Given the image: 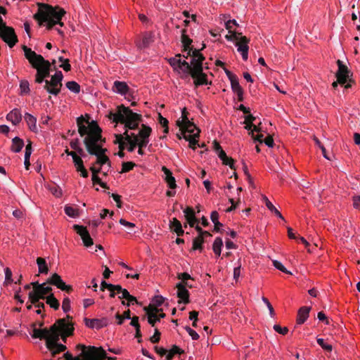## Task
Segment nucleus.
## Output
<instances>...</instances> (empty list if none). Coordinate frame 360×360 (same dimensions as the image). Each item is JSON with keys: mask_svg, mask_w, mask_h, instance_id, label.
Masks as SVG:
<instances>
[{"mask_svg": "<svg viewBox=\"0 0 360 360\" xmlns=\"http://www.w3.org/2000/svg\"><path fill=\"white\" fill-rule=\"evenodd\" d=\"M187 115H188V112H187L186 108H184L183 110H182V113H181V119L182 120H178L176 121V125L178 127H179L181 125H183V124H184L186 123H188V122H190V120L188 118Z\"/></svg>", "mask_w": 360, "mask_h": 360, "instance_id": "50", "label": "nucleus"}, {"mask_svg": "<svg viewBox=\"0 0 360 360\" xmlns=\"http://www.w3.org/2000/svg\"><path fill=\"white\" fill-rule=\"evenodd\" d=\"M310 310V307H302L299 309L297 318V323L298 324H302L305 322L309 317Z\"/></svg>", "mask_w": 360, "mask_h": 360, "instance_id": "22", "label": "nucleus"}, {"mask_svg": "<svg viewBox=\"0 0 360 360\" xmlns=\"http://www.w3.org/2000/svg\"><path fill=\"white\" fill-rule=\"evenodd\" d=\"M66 349L67 347L65 345L61 343H57L53 344L52 345V349L49 350L51 352L52 356H55L56 354L63 352Z\"/></svg>", "mask_w": 360, "mask_h": 360, "instance_id": "41", "label": "nucleus"}, {"mask_svg": "<svg viewBox=\"0 0 360 360\" xmlns=\"http://www.w3.org/2000/svg\"><path fill=\"white\" fill-rule=\"evenodd\" d=\"M317 343L326 351L330 352L333 349L331 345L325 342L323 338H317Z\"/></svg>", "mask_w": 360, "mask_h": 360, "instance_id": "52", "label": "nucleus"}, {"mask_svg": "<svg viewBox=\"0 0 360 360\" xmlns=\"http://www.w3.org/2000/svg\"><path fill=\"white\" fill-rule=\"evenodd\" d=\"M24 146V141L22 139L16 136L12 139L11 150L14 153H19Z\"/></svg>", "mask_w": 360, "mask_h": 360, "instance_id": "30", "label": "nucleus"}, {"mask_svg": "<svg viewBox=\"0 0 360 360\" xmlns=\"http://www.w3.org/2000/svg\"><path fill=\"white\" fill-rule=\"evenodd\" d=\"M134 166H135V163H134L133 162H123L122 171L120 172L121 173L128 172L131 171L134 168Z\"/></svg>", "mask_w": 360, "mask_h": 360, "instance_id": "53", "label": "nucleus"}, {"mask_svg": "<svg viewBox=\"0 0 360 360\" xmlns=\"http://www.w3.org/2000/svg\"><path fill=\"white\" fill-rule=\"evenodd\" d=\"M37 13L34 15V18L38 21L40 25L46 22L48 30H51L55 25L63 26L61 22L62 17L65 14L64 9L51 5L38 3Z\"/></svg>", "mask_w": 360, "mask_h": 360, "instance_id": "3", "label": "nucleus"}, {"mask_svg": "<svg viewBox=\"0 0 360 360\" xmlns=\"http://www.w3.org/2000/svg\"><path fill=\"white\" fill-rule=\"evenodd\" d=\"M22 49L24 51L25 58L31 64L32 67L37 70L35 82L38 84L44 82V79L49 77L50 72L52 70L51 66L55 65L56 63V60L49 62L45 60L41 55L36 53L25 45H23ZM53 69H56V66H54Z\"/></svg>", "mask_w": 360, "mask_h": 360, "instance_id": "2", "label": "nucleus"}, {"mask_svg": "<svg viewBox=\"0 0 360 360\" xmlns=\"http://www.w3.org/2000/svg\"><path fill=\"white\" fill-rule=\"evenodd\" d=\"M62 309L65 313L70 310V300L68 297H65L62 303Z\"/></svg>", "mask_w": 360, "mask_h": 360, "instance_id": "59", "label": "nucleus"}, {"mask_svg": "<svg viewBox=\"0 0 360 360\" xmlns=\"http://www.w3.org/2000/svg\"><path fill=\"white\" fill-rule=\"evenodd\" d=\"M47 283L55 285L60 289L64 283V281L62 280L60 276L56 273H54L50 278H48Z\"/></svg>", "mask_w": 360, "mask_h": 360, "instance_id": "31", "label": "nucleus"}, {"mask_svg": "<svg viewBox=\"0 0 360 360\" xmlns=\"http://www.w3.org/2000/svg\"><path fill=\"white\" fill-rule=\"evenodd\" d=\"M70 155L72 158L76 170L80 169L84 167L82 159L77 154V153H71Z\"/></svg>", "mask_w": 360, "mask_h": 360, "instance_id": "42", "label": "nucleus"}, {"mask_svg": "<svg viewBox=\"0 0 360 360\" xmlns=\"http://www.w3.org/2000/svg\"><path fill=\"white\" fill-rule=\"evenodd\" d=\"M273 264H274V267H276L277 269L280 270L281 271L288 274H291V272L288 271L286 269V268L279 261L274 260Z\"/></svg>", "mask_w": 360, "mask_h": 360, "instance_id": "56", "label": "nucleus"}, {"mask_svg": "<svg viewBox=\"0 0 360 360\" xmlns=\"http://www.w3.org/2000/svg\"><path fill=\"white\" fill-rule=\"evenodd\" d=\"M4 271H5V282H4V283L6 285H7V284L13 282L12 271L8 267L4 269Z\"/></svg>", "mask_w": 360, "mask_h": 360, "instance_id": "58", "label": "nucleus"}, {"mask_svg": "<svg viewBox=\"0 0 360 360\" xmlns=\"http://www.w3.org/2000/svg\"><path fill=\"white\" fill-rule=\"evenodd\" d=\"M198 58H191L189 63V72L186 73V79L191 77L194 81V85L197 87L201 85L208 84L207 75L203 72V61Z\"/></svg>", "mask_w": 360, "mask_h": 360, "instance_id": "5", "label": "nucleus"}, {"mask_svg": "<svg viewBox=\"0 0 360 360\" xmlns=\"http://www.w3.org/2000/svg\"><path fill=\"white\" fill-rule=\"evenodd\" d=\"M112 89L114 92L122 95L126 94L129 91V88L127 83L120 81L114 82Z\"/></svg>", "mask_w": 360, "mask_h": 360, "instance_id": "20", "label": "nucleus"}, {"mask_svg": "<svg viewBox=\"0 0 360 360\" xmlns=\"http://www.w3.org/2000/svg\"><path fill=\"white\" fill-rule=\"evenodd\" d=\"M37 264L39 269V274H46L49 272V267L44 258L37 257Z\"/></svg>", "mask_w": 360, "mask_h": 360, "instance_id": "33", "label": "nucleus"}, {"mask_svg": "<svg viewBox=\"0 0 360 360\" xmlns=\"http://www.w3.org/2000/svg\"><path fill=\"white\" fill-rule=\"evenodd\" d=\"M0 37L12 48L18 42V37L13 27L5 26L0 30Z\"/></svg>", "mask_w": 360, "mask_h": 360, "instance_id": "11", "label": "nucleus"}, {"mask_svg": "<svg viewBox=\"0 0 360 360\" xmlns=\"http://www.w3.org/2000/svg\"><path fill=\"white\" fill-rule=\"evenodd\" d=\"M47 335L59 333L61 331V326L58 323V320L49 328H47Z\"/></svg>", "mask_w": 360, "mask_h": 360, "instance_id": "48", "label": "nucleus"}, {"mask_svg": "<svg viewBox=\"0 0 360 360\" xmlns=\"http://www.w3.org/2000/svg\"><path fill=\"white\" fill-rule=\"evenodd\" d=\"M274 329L281 335H285L288 332V328L287 327L282 328L281 326L277 324L274 326Z\"/></svg>", "mask_w": 360, "mask_h": 360, "instance_id": "64", "label": "nucleus"}, {"mask_svg": "<svg viewBox=\"0 0 360 360\" xmlns=\"http://www.w3.org/2000/svg\"><path fill=\"white\" fill-rule=\"evenodd\" d=\"M45 299L46 304H49L51 308L54 309L55 310L59 309V301L55 297L53 293L49 295Z\"/></svg>", "mask_w": 360, "mask_h": 360, "instance_id": "36", "label": "nucleus"}, {"mask_svg": "<svg viewBox=\"0 0 360 360\" xmlns=\"http://www.w3.org/2000/svg\"><path fill=\"white\" fill-rule=\"evenodd\" d=\"M160 332L157 328H155L154 335L152 337H150V341L152 343H158L160 341Z\"/></svg>", "mask_w": 360, "mask_h": 360, "instance_id": "62", "label": "nucleus"}, {"mask_svg": "<svg viewBox=\"0 0 360 360\" xmlns=\"http://www.w3.org/2000/svg\"><path fill=\"white\" fill-rule=\"evenodd\" d=\"M184 213L185 214V218L187 221V223L191 227H193L195 224L198 222V219L195 217V213L192 207H187L184 210Z\"/></svg>", "mask_w": 360, "mask_h": 360, "instance_id": "18", "label": "nucleus"}, {"mask_svg": "<svg viewBox=\"0 0 360 360\" xmlns=\"http://www.w3.org/2000/svg\"><path fill=\"white\" fill-rule=\"evenodd\" d=\"M176 295L179 298V303L188 304L190 302L189 292L183 286V284H176Z\"/></svg>", "mask_w": 360, "mask_h": 360, "instance_id": "16", "label": "nucleus"}, {"mask_svg": "<svg viewBox=\"0 0 360 360\" xmlns=\"http://www.w3.org/2000/svg\"><path fill=\"white\" fill-rule=\"evenodd\" d=\"M205 48V44H202V47L200 49H197L193 48V46L191 47L188 50L186 51L187 55L183 56L185 58H188V56H191L192 58H198L200 60H205V56L200 53V51Z\"/></svg>", "mask_w": 360, "mask_h": 360, "instance_id": "23", "label": "nucleus"}, {"mask_svg": "<svg viewBox=\"0 0 360 360\" xmlns=\"http://www.w3.org/2000/svg\"><path fill=\"white\" fill-rule=\"evenodd\" d=\"M91 180L94 184H98L102 188L108 189V185L105 183L103 182L98 175H92Z\"/></svg>", "mask_w": 360, "mask_h": 360, "instance_id": "54", "label": "nucleus"}, {"mask_svg": "<svg viewBox=\"0 0 360 360\" xmlns=\"http://www.w3.org/2000/svg\"><path fill=\"white\" fill-rule=\"evenodd\" d=\"M179 130L181 131L182 134L184 136V134H186V133H188L191 135L195 133V131L196 132L198 131V129H199L193 122L191 121L188 122V123H186L183 125H181L179 127Z\"/></svg>", "mask_w": 360, "mask_h": 360, "instance_id": "24", "label": "nucleus"}, {"mask_svg": "<svg viewBox=\"0 0 360 360\" xmlns=\"http://www.w3.org/2000/svg\"><path fill=\"white\" fill-rule=\"evenodd\" d=\"M73 229L80 236L84 246L88 248L93 245V239L85 226L75 224Z\"/></svg>", "mask_w": 360, "mask_h": 360, "instance_id": "14", "label": "nucleus"}, {"mask_svg": "<svg viewBox=\"0 0 360 360\" xmlns=\"http://www.w3.org/2000/svg\"><path fill=\"white\" fill-rule=\"evenodd\" d=\"M109 323L108 319L105 317L102 319H92L91 328L99 330L106 327Z\"/></svg>", "mask_w": 360, "mask_h": 360, "instance_id": "27", "label": "nucleus"}, {"mask_svg": "<svg viewBox=\"0 0 360 360\" xmlns=\"http://www.w3.org/2000/svg\"><path fill=\"white\" fill-rule=\"evenodd\" d=\"M233 33L237 34L235 40L236 41V46L238 47V51L240 53L243 59L247 60L248 58V44L250 39L245 36H242L241 32L233 31Z\"/></svg>", "mask_w": 360, "mask_h": 360, "instance_id": "10", "label": "nucleus"}, {"mask_svg": "<svg viewBox=\"0 0 360 360\" xmlns=\"http://www.w3.org/2000/svg\"><path fill=\"white\" fill-rule=\"evenodd\" d=\"M64 211L67 215L70 217H77L79 216V210L70 205H65Z\"/></svg>", "mask_w": 360, "mask_h": 360, "instance_id": "44", "label": "nucleus"}, {"mask_svg": "<svg viewBox=\"0 0 360 360\" xmlns=\"http://www.w3.org/2000/svg\"><path fill=\"white\" fill-rule=\"evenodd\" d=\"M151 132H152L151 127L143 124L141 125V129L139 130V138H140V139L149 140L148 138H149Z\"/></svg>", "mask_w": 360, "mask_h": 360, "instance_id": "32", "label": "nucleus"}, {"mask_svg": "<svg viewBox=\"0 0 360 360\" xmlns=\"http://www.w3.org/2000/svg\"><path fill=\"white\" fill-rule=\"evenodd\" d=\"M181 54H176L174 58H170L168 61L169 65L174 68V70L176 72H181L182 75L181 78L184 79H186V73L189 72V63L186 61L185 60H182L181 59Z\"/></svg>", "mask_w": 360, "mask_h": 360, "instance_id": "9", "label": "nucleus"}, {"mask_svg": "<svg viewBox=\"0 0 360 360\" xmlns=\"http://www.w3.org/2000/svg\"><path fill=\"white\" fill-rule=\"evenodd\" d=\"M94 129L96 131H94V134H91L85 140H83L86 150L89 155L96 156L95 164L99 165L100 167L108 164V166L110 167L111 163L110 159L105 155V153L108 151L107 148L96 145V142L101 138L102 129L98 125H96Z\"/></svg>", "mask_w": 360, "mask_h": 360, "instance_id": "4", "label": "nucleus"}, {"mask_svg": "<svg viewBox=\"0 0 360 360\" xmlns=\"http://www.w3.org/2000/svg\"><path fill=\"white\" fill-rule=\"evenodd\" d=\"M337 64L338 66V70L335 74V76L337 79H339V83L341 85H343L347 82L349 70L348 68L345 65H344L340 60H337Z\"/></svg>", "mask_w": 360, "mask_h": 360, "instance_id": "15", "label": "nucleus"}, {"mask_svg": "<svg viewBox=\"0 0 360 360\" xmlns=\"http://www.w3.org/2000/svg\"><path fill=\"white\" fill-rule=\"evenodd\" d=\"M210 219L214 224V231L219 232L220 227L223 226L221 223L219 221V214L217 211H212L210 215Z\"/></svg>", "mask_w": 360, "mask_h": 360, "instance_id": "38", "label": "nucleus"}, {"mask_svg": "<svg viewBox=\"0 0 360 360\" xmlns=\"http://www.w3.org/2000/svg\"><path fill=\"white\" fill-rule=\"evenodd\" d=\"M106 352L102 347L89 346L87 352L80 354V360H104Z\"/></svg>", "mask_w": 360, "mask_h": 360, "instance_id": "8", "label": "nucleus"}, {"mask_svg": "<svg viewBox=\"0 0 360 360\" xmlns=\"http://www.w3.org/2000/svg\"><path fill=\"white\" fill-rule=\"evenodd\" d=\"M58 323L61 326L60 337L63 342H66L67 338L71 336L74 333L73 323L70 322L67 323L65 319H58Z\"/></svg>", "mask_w": 360, "mask_h": 360, "instance_id": "13", "label": "nucleus"}, {"mask_svg": "<svg viewBox=\"0 0 360 360\" xmlns=\"http://www.w3.org/2000/svg\"><path fill=\"white\" fill-rule=\"evenodd\" d=\"M20 94H27L30 92V84L27 80H22L20 84Z\"/></svg>", "mask_w": 360, "mask_h": 360, "instance_id": "51", "label": "nucleus"}, {"mask_svg": "<svg viewBox=\"0 0 360 360\" xmlns=\"http://www.w3.org/2000/svg\"><path fill=\"white\" fill-rule=\"evenodd\" d=\"M185 330L188 332V333L191 335V338L194 340H197L199 338V335L189 326H186Z\"/></svg>", "mask_w": 360, "mask_h": 360, "instance_id": "63", "label": "nucleus"}, {"mask_svg": "<svg viewBox=\"0 0 360 360\" xmlns=\"http://www.w3.org/2000/svg\"><path fill=\"white\" fill-rule=\"evenodd\" d=\"M47 281L46 283H41V286L40 290H37L39 293L37 294L38 298H41L44 300L46 297V295H50L52 291V288L50 286H46Z\"/></svg>", "mask_w": 360, "mask_h": 360, "instance_id": "34", "label": "nucleus"}, {"mask_svg": "<svg viewBox=\"0 0 360 360\" xmlns=\"http://www.w3.org/2000/svg\"><path fill=\"white\" fill-rule=\"evenodd\" d=\"M164 301H165V298L162 296H161V295L155 296L153 298L154 305L155 306V307L158 308V307L161 306L163 304ZM149 307H150V310H151L153 307L150 305Z\"/></svg>", "mask_w": 360, "mask_h": 360, "instance_id": "57", "label": "nucleus"}, {"mask_svg": "<svg viewBox=\"0 0 360 360\" xmlns=\"http://www.w3.org/2000/svg\"><path fill=\"white\" fill-rule=\"evenodd\" d=\"M165 181L169 188L174 189L176 188V180L173 176L165 179Z\"/></svg>", "mask_w": 360, "mask_h": 360, "instance_id": "60", "label": "nucleus"}, {"mask_svg": "<svg viewBox=\"0 0 360 360\" xmlns=\"http://www.w3.org/2000/svg\"><path fill=\"white\" fill-rule=\"evenodd\" d=\"M63 75L61 71H57L55 75L51 76V80L44 79L45 84L44 89L51 94L57 96L62 86V80Z\"/></svg>", "mask_w": 360, "mask_h": 360, "instance_id": "6", "label": "nucleus"}, {"mask_svg": "<svg viewBox=\"0 0 360 360\" xmlns=\"http://www.w3.org/2000/svg\"><path fill=\"white\" fill-rule=\"evenodd\" d=\"M169 226L170 231L176 233L178 236H182L184 234L182 224L176 218L169 221Z\"/></svg>", "mask_w": 360, "mask_h": 360, "instance_id": "17", "label": "nucleus"}, {"mask_svg": "<svg viewBox=\"0 0 360 360\" xmlns=\"http://www.w3.org/2000/svg\"><path fill=\"white\" fill-rule=\"evenodd\" d=\"M151 34H146L143 37L141 44L139 45L140 48L147 47L152 41Z\"/></svg>", "mask_w": 360, "mask_h": 360, "instance_id": "55", "label": "nucleus"}, {"mask_svg": "<svg viewBox=\"0 0 360 360\" xmlns=\"http://www.w3.org/2000/svg\"><path fill=\"white\" fill-rule=\"evenodd\" d=\"M181 41L183 46V51H186L193 46H191L193 40L186 34V29L181 30Z\"/></svg>", "mask_w": 360, "mask_h": 360, "instance_id": "26", "label": "nucleus"}, {"mask_svg": "<svg viewBox=\"0 0 360 360\" xmlns=\"http://www.w3.org/2000/svg\"><path fill=\"white\" fill-rule=\"evenodd\" d=\"M230 82H231V89L234 93H237L240 91L243 90L239 84L238 79L237 77H233V79L230 80Z\"/></svg>", "mask_w": 360, "mask_h": 360, "instance_id": "46", "label": "nucleus"}, {"mask_svg": "<svg viewBox=\"0 0 360 360\" xmlns=\"http://www.w3.org/2000/svg\"><path fill=\"white\" fill-rule=\"evenodd\" d=\"M314 140L316 144L321 148L323 157L328 160H330V158L327 155L326 150L321 141L317 138H314Z\"/></svg>", "mask_w": 360, "mask_h": 360, "instance_id": "61", "label": "nucleus"}, {"mask_svg": "<svg viewBox=\"0 0 360 360\" xmlns=\"http://www.w3.org/2000/svg\"><path fill=\"white\" fill-rule=\"evenodd\" d=\"M30 284L33 286L34 289L32 291L29 292V300L30 302H36L37 301V297L35 296L39 293L37 290H40L41 284L38 281L32 282Z\"/></svg>", "mask_w": 360, "mask_h": 360, "instance_id": "28", "label": "nucleus"}, {"mask_svg": "<svg viewBox=\"0 0 360 360\" xmlns=\"http://www.w3.org/2000/svg\"><path fill=\"white\" fill-rule=\"evenodd\" d=\"M205 240L202 236H197L193 240L192 250H199L200 252L203 250V243Z\"/></svg>", "mask_w": 360, "mask_h": 360, "instance_id": "40", "label": "nucleus"}, {"mask_svg": "<svg viewBox=\"0 0 360 360\" xmlns=\"http://www.w3.org/2000/svg\"><path fill=\"white\" fill-rule=\"evenodd\" d=\"M77 124L80 136L83 137L85 136L84 140L94 134V131H96L94 127L96 125H98L96 121L92 120L89 122V120H86L82 115L77 118Z\"/></svg>", "mask_w": 360, "mask_h": 360, "instance_id": "7", "label": "nucleus"}, {"mask_svg": "<svg viewBox=\"0 0 360 360\" xmlns=\"http://www.w3.org/2000/svg\"><path fill=\"white\" fill-rule=\"evenodd\" d=\"M150 307H144V311H146L148 316V322L151 326L154 327L157 322H159L161 319L165 317V313H160L158 315L156 314L160 311H162L161 309H158L157 307H153L151 310H150Z\"/></svg>", "mask_w": 360, "mask_h": 360, "instance_id": "12", "label": "nucleus"}, {"mask_svg": "<svg viewBox=\"0 0 360 360\" xmlns=\"http://www.w3.org/2000/svg\"><path fill=\"white\" fill-rule=\"evenodd\" d=\"M222 246H223V240H222L221 238L217 237L213 243L212 250H213L214 254L217 257H219L221 255Z\"/></svg>", "mask_w": 360, "mask_h": 360, "instance_id": "37", "label": "nucleus"}, {"mask_svg": "<svg viewBox=\"0 0 360 360\" xmlns=\"http://www.w3.org/2000/svg\"><path fill=\"white\" fill-rule=\"evenodd\" d=\"M32 338H39L40 340H45L46 335L48 333L47 328H44L42 329L37 328V323H33L32 324Z\"/></svg>", "mask_w": 360, "mask_h": 360, "instance_id": "21", "label": "nucleus"}, {"mask_svg": "<svg viewBox=\"0 0 360 360\" xmlns=\"http://www.w3.org/2000/svg\"><path fill=\"white\" fill-rule=\"evenodd\" d=\"M158 122L164 127V133L167 134L169 132L168 120L163 117L160 113L158 114Z\"/></svg>", "mask_w": 360, "mask_h": 360, "instance_id": "49", "label": "nucleus"}, {"mask_svg": "<svg viewBox=\"0 0 360 360\" xmlns=\"http://www.w3.org/2000/svg\"><path fill=\"white\" fill-rule=\"evenodd\" d=\"M246 125L245 127V129L249 131V134L251 136H253V134L255 131L256 132H260L261 131V127L259 123L258 125H255L253 123H245Z\"/></svg>", "mask_w": 360, "mask_h": 360, "instance_id": "43", "label": "nucleus"}, {"mask_svg": "<svg viewBox=\"0 0 360 360\" xmlns=\"http://www.w3.org/2000/svg\"><path fill=\"white\" fill-rule=\"evenodd\" d=\"M66 86L70 91L75 94H78L80 91V86L75 81L68 82Z\"/></svg>", "mask_w": 360, "mask_h": 360, "instance_id": "45", "label": "nucleus"}, {"mask_svg": "<svg viewBox=\"0 0 360 360\" xmlns=\"http://www.w3.org/2000/svg\"><path fill=\"white\" fill-rule=\"evenodd\" d=\"M6 119L13 124L17 125L22 120V114L19 109L15 108L6 115Z\"/></svg>", "mask_w": 360, "mask_h": 360, "instance_id": "19", "label": "nucleus"}, {"mask_svg": "<svg viewBox=\"0 0 360 360\" xmlns=\"http://www.w3.org/2000/svg\"><path fill=\"white\" fill-rule=\"evenodd\" d=\"M263 201L264 202L267 208L272 212H274L276 216H278L279 218L283 219V217L281 212L274 207V205L269 201V200L267 198L266 196L263 195L262 196Z\"/></svg>", "mask_w": 360, "mask_h": 360, "instance_id": "39", "label": "nucleus"}, {"mask_svg": "<svg viewBox=\"0 0 360 360\" xmlns=\"http://www.w3.org/2000/svg\"><path fill=\"white\" fill-rule=\"evenodd\" d=\"M60 335H61L60 333L46 335L45 340H46V347L48 349H51L52 345L53 344L59 343L58 341L60 340Z\"/></svg>", "mask_w": 360, "mask_h": 360, "instance_id": "25", "label": "nucleus"}, {"mask_svg": "<svg viewBox=\"0 0 360 360\" xmlns=\"http://www.w3.org/2000/svg\"><path fill=\"white\" fill-rule=\"evenodd\" d=\"M121 293L122 296L119 297L120 299H125L127 301H135L136 304H139L136 298L131 295L127 289L124 288Z\"/></svg>", "mask_w": 360, "mask_h": 360, "instance_id": "47", "label": "nucleus"}, {"mask_svg": "<svg viewBox=\"0 0 360 360\" xmlns=\"http://www.w3.org/2000/svg\"><path fill=\"white\" fill-rule=\"evenodd\" d=\"M108 117L114 122L124 124L126 130L122 135L124 141L127 142L133 139L129 134L128 129H136L139 122L142 121L141 115L134 112L129 108L125 107L124 105L117 106V111L115 112H110Z\"/></svg>", "mask_w": 360, "mask_h": 360, "instance_id": "1", "label": "nucleus"}, {"mask_svg": "<svg viewBox=\"0 0 360 360\" xmlns=\"http://www.w3.org/2000/svg\"><path fill=\"white\" fill-rule=\"evenodd\" d=\"M24 118L29 128L32 131H35L37 130V119L28 112L25 113Z\"/></svg>", "mask_w": 360, "mask_h": 360, "instance_id": "35", "label": "nucleus"}, {"mask_svg": "<svg viewBox=\"0 0 360 360\" xmlns=\"http://www.w3.org/2000/svg\"><path fill=\"white\" fill-rule=\"evenodd\" d=\"M200 132V130L198 129V131L192 135L184 134V139L189 142V146L193 150L196 148V145L198 144V141L196 140V138L199 137Z\"/></svg>", "mask_w": 360, "mask_h": 360, "instance_id": "29", "label": "nucleus"}]
</instances>
